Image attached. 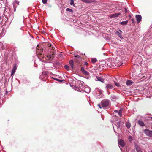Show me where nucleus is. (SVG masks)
Masks as SVG:
<instances>
[{
    "label": "nucleus",
    "instance_id": "nucleus-1",
    "mask_svg": "<svg viewBox=\"0 0 152 152\" xmlns=\"http://www.w3.org/2000/svg\"><path fill=\"white\" fill-rule=\"evenodd\" d=\"M48 45V47H51L52 45L50 44L49 45V44L47 43H44L42 45V46H40V49H39L38 46H37L36 48V53L37 55H39V54H40L42 53L43 52V46L44 45Z\"/></svg>",
    "mask_w": 152,
    "mask_h": 152
},
{
    "label": "nucleus",
    "instance_id": "nucleus-2",
    "mask_svg": "<svg viewBox=\"0 0 152 152\" xmlns=\"http://www.w3.org/2000/svg\"><path fill=\"white\" fill-rule=\"evenodd\" d=\"M101 106L100 104H98L97 105L100 108L102 107L104 108L107 107L109 104V101L107 100H103L101 102Z\"/></svg>",
    "mask_w": 152,
    "mask_h": 152
},
{
    "label": "nucleus",
    "instance_id": "nucleus-3",
    "mask_svg": "<svg viewBox=\"0 0 152 152\" xmlns=\"http://www.w3.org/2000/svg\"><path fill=\"white\" fill-rule=\"evenodd\" d=\"M144 132L147 136L149 137H152V131L148 129H146L144 130Z\"/></svg>",
    "mask_w": 152,
    "mask_h": 152
},
{
    "label": "nucleus",
    "instance_id": "nucleus-4",
    "mask_svg": "<svg viewBox=\"0 0 152 152\" xmlns=\"http://www.w3.org/2000/svg\"><path fill=\"white\" fill-rule=\"evenodd\" d=\"M112 61L111 59H109L106 63L107 65V66L109 67H111L112 66H114V63L113 62H112Z\"/></svg>",
    "mask_w": 152,
    "mask_h": 152
},
{
    "label": "nucleus",
    "instance_id": "nucleus-5",
    "mask_svg": "<svg viewBox=\"0 0 152 152\" xmlns=\"http://www.w3.org/2000/svg\"><path fill=\"white\" fill-rule=\"evenodd\" d=\"M75 57L74 61L77 63H79L82 59L81 58L79 55H75Z\"/></svg>",
    "mask_w": 152,
    "mask_h": 152
},
{
    "label": "nucleus",
    "instance_id": "nucleus-6",
    "mask_svg": "<svg viewBox=\"0 0 152 152\" xmlns=\"http://www.w3.org/2000/svg\"><path fill=\"white\" fill-rule=\"evenodd\" d=\"M137 22L139 23L142 20V16L140 15H138L135 16Z\"/></svg>",
    "mask_w": 152,
    "mask_h": 152
},
{
    "label": "nucleus",
    "instance_id": "nucleus-7",
    "mask_svg": "<svg viewBox=\"0 0 152 152\" xmlns=\"http://www.w3.org/2000/svg\"><path fill=\"white\" fill-rule=\"evenodd\" d=\"M114 85L110 84H108L107 85L106 88L107 90L109 89H112L114 88Z\"/></svg>",
    "mask_w": 152,
    "mask_h": 152
},
{
    "label": "nucleus",
    "instance_id": "nucleus-8",
    "mask_svg": "<svg viewBox=\"0 0 152 152\" xmlns=\"http://www.w3.org/2000/svg\"><path fill=\"white\" fill-rule=\"evenodd\" d=\"M81 70L82 71V72L84 74L86 75H89V73L87 72V71L85 70L83 67H81Z\"/></svg>",
    "mask_w": 152,
    "mask_h": 152
},
{
    "label": "nucleus",
    "instance_id": "nucleus-9",
    "mask_svg": "<svg viewBox=\"0 0 152 152\" xmlns=\"http://www.w3.org/2000/svg\"><path fill=\"white\" fill-rule=\"evenodd\" d=\"M121 14L120 13H116L111 15V18H115L118 17Z\"/></svg>",
    "mask_w": 152,
    "mask_h": 152
},
{
    "label": "nucleus",
    "instance_id": "nucleus-10",
    "mask_svg": "<svg viewBox=\"0 0 152 152\" xmlns=\"http://www.w3.org/2000/svg\"><path fill=\"white\" fill-rule=\"evenodd\" d=\"M54 53H52L51 55H48L47 56V58L49 60H51L52 59H53L54 58Z\"/></svg>",
    "mask_w": 152,
    "mask_h": 152
},
{
    "label": "nucleus",
    "instance_id": "nucleus-11",
    "mask_svg": "<svg viewBox=\"0 0 152 152\" xmlns=\"http://www.w3.org/2000/svg\"><path fill=\"white\" fill-rule=\"evenodd\" d=\"M115 34H116L121 39H122L123 38L121 36L122 34V31L121 30H119L118 31H117L115 32Z\"/></svg>",
    "mask_w": 152,
    "mask_h": 152
},
{
    "label": "nucleus",
    "instance_id": "nucleus-12",
    "mask_svg": "<svg viewBox=\"0 0 152 152\" xmlns=\"http://www.w3.org/2000/svg\"><path fill=\"white\" fill-rule=\"evenodd\" d=\"M119 145H120L122 147L124 146V141L121 139H120L118 142Z\"/></svg>",
    "mask_w": 152,
    "mask_h": 152
},
{
    "label": "nucleus",
    "instance_id": "nucleus-13",
    "mask_svg": "<svg viewBox=\"0 0 152 152\" xmlns=\"http://www.w3.org/2000/svg\"><path fill=\"white\" fill-rule=\"evenodd\" d=\"M138 123L139 124L142 126H145V124L143 122L140 120H138Z\"/></svg>",
    "mask_w": 152,
    "mask_h": 152
},
{
    "label": "nucleus",
    "instance_id": "nucleus-14",
    "mask_svg": "<svg viewBox=\"0 0 152 152\" xmlns=\"http://www.w3.org/2000/svg\"><path fill=\"white\" fill-rule=\"evenodd\" d=\"M126 83L127 86H130L132 85L133 83V82L131 81V80H127Z\"/></svg>",
    "mask_w": 152,
    "mask_h": 152
},
{
    "label": "nucleus",
    "instance_id": "nucleus-15",
    "mask_svg": "<svg viewBox=\"0 0 152 152\" xmlns=\"http://www.w3.org/2000/svg\"><path fill=\"white\" fill-rule=\"evenodd\" d=\"M96 78L97 80L101 81L102 82L104 83V80L103 78L98 76H96Z\"/></svg>",
    "mask_w": 152,
    "mask_h": 152
},
{
    "label": "nucleus",
    "instance_id": "nucleus-16",
    "mask_svg": "<svg viewBox=\"0 0 152 152\" xmlns=\"http://www.w3.org/2000/svg\"><path fill=\"white\" fill-rule=\"evenodd\" d=\"M69 64L72 69L74 68V62L72 60H70L69 61Z\"/></svg>",
    "mask_w": 152,
    "mask_h": 152
},
{
    "label": "nucleus",
    "instance_id": "nucleus-17",
    "mask_svg": "<svg viewBox=\"0 0 152 152\" xmlns=\"http://www.w3.org/2000/svg\"><path fill=\"white\" fill-rule=\"evenodd\" d=\"M16 69V66H15L13 67V69L12 70L11 75H12L14 74L15 72V71Z\"/></svg>",
    "mask_w": 152,
    "mask_h": 152
},
{
    "label": "nucleus",
    "instance_id": "nucleus-18",
    "mask_svg": "<svg viewBox=\"0 0 152 152\" xmlns=\"http://www.w3.org/2000/svg\"><path fill=\"white\" fill-rule=\"evenodd\" d=\"M83 2L87 3H90L93 1V0H82Z\"/></svg>",
    "mask_w": 152,
    "mask_h": 152
},
{
    "label": "nucleus",
    "instance_id": "nucleus-19",
    "mask_svg": "<svg viewBox=\"0 0 152 152\" xmlns=\"http://www.w3.org/2000/svg\"><path fill=\"white\" fill-rule=\"evenodd\" d=\"M121 121H119L116 123V125L118 128H119L121 126Z\"/></svg>",
    "mask_w": 152,
    "mask_h": 152
},
{
    "label": "nucleus",
    "instance_id": "nucleus-20",
    "mask_svg": "<svg viewBox=\"0 0 152 152\" xmlns=\"http://www.w3.org/2000/svg\"><path fill=\"white\" fill-rule=\"evenodd\" d=\"M128 22L127 20L123 21L120 23V24L123 25H126Z\"/></svg>",
    "mask_w": 152,
    "mask_h": 152
},
{
    "label": "nucleus",
    "instance_id": "nucleus-21",
    "mask_svg": "<svg viewBox=\"0 0 152 152\" xmlns=\"http://www.w3.org/2000/svg\"><path fill=\"white\" fill-rule=\"evenodd\" d=\"M136 150L137 152H142L140 148L138 146L136 147Z\"/></svg>",
    "mask_w": 152,
    "mask_h": 152
},
{
    "label": "nucleus",
    "instance_id": "nucleus-22",
    "mask_svg": "<svg viewBox=\"0 0 152 152\" xmlns=\"http://www.w3.org/2000/svg\"><path fill=\"white\" fill-rule=\"evenodd\" d=\"M126 126L128 129L131 126V124L130 122H127L126 123Z\"/></svg>",
    "mask_w": 152,
    "mask_h": 152
},
{
    "label": "nucleus",
    "instance_id": "nucleus-23",
    "mask_svg": "<svg viewBox=\"0 0 152 152\" xmlns=\"http://www.w3.org/2000/svg\"><path fill=\"white\" fill-rule=\"evenodd\" d=\"M122 110L121 109H120L118 112V114L120 116V117H121L122 115Z\"/></svg>",
    "mask_w": 152,
    "mask_h": 152
},
{
    "label": "nucleus",
    "instance_id": "nucleus-24",
    "mask_svg": "<svg viewBox=\"0 0 152 152\" xmlns=\"http://www.w3.org/2000/svg\"><path fill=\"white\" fill-rule=\"evenodd\" d=\"M66 10L67 11L71 13H73V11L72 9L70 8H66Z\"/></svg>",
    "mask_w": 152,
    "mask_h": 152
},
{
    "label": "nucleus",
    "instance_id": "nucleus-25",
    "mask_svg": "<svg viewBox=\"0 0 152 152\" xmlns=\"http://www.w3.org/2000/svg\"><path fill=\"white\" fill-rule=\"evenodd\" d=\"M97 61V60L96 58H92L91 59V61L93 63H96Z\"/></svg>",
    "mask_w": 152,
    "mask_h": 152
},
{
    "label": "nucleus",
    "instance_id": "nucleus-26",
    "mask_svg": "<svg viewBox=\"0 0 152 152\" xmlns=\"http://www.w3.org/2000/svg\"><path fill=\"white\" fill-rule=\"evenodd\" d=\"M38 58H43V55L42 54V53L39 54V55H37Z\"/></svg>",
    "mask_w": 152,
    "mask_h": 152
},
{
    "label": "nucleus",
    "instance_id": "nucleus-27",
    "mask_svg": "<svg viewBox=\"0 0 152 152\" xmlns=\"http://www.w3.org/2000/svg\"><path fill=\"white\" fill-rule=\"evenodd\" d=\"M28 80H27V79H26L25 78V79H23V83H26V82L28 83Z\"/></svg>",
    "mask_w": 152,
    "mask_h": 152
},
{
    "label": "nucleus",
    "instance_id": "nucleus-28",
    "mask_svg": "<svg viewBox=\"0 0 152 152\" xmlns=\"http://www.w3.org/2000/svg\"><path fill=\"white\" fill-rule=\"evenodd\" d=\"M70 4L71 5H74L73 0H70Z\"/></svg>",
    "mask_w": 152,
    "mask_h": 152
},
{
    "label": "nucleus",
    "instance_id": "nucleus-29",
    "mask_svg": "<svg viewBox=\"0 0 152 152\" xmlns=\"http://www.w3.org/2000/svg\"><path fill=\"white\" fill-rule=\"evenodd\" d=\"M64 68L66 69H67V70H69V66L67 65H65V66H64Z\"/></svg>",
    "mask_w": 152,
    "mask_h": 152
},
{
    "label": "nucleus",
    "instance_id": "nucleus-30",
    "mask_svg": "<svg viewBox=\"0 0 152 152\" xmlns=\"http://www.w3.org/2000/svg\"><path fill=\"white\" fill-rule=\"evenodd\" d=\"M115 84V85L117 86H119V84L118 83H116L115 82H114Z\"/></svg>",
    "mask_w": 152,
    "mask_h": 152
},
{
    "label": "nucleus",
    "instance_id": "nucleus-31",
    "mask_svg": "<svg viewBox=\"0 0 152 152\" xmlns=\"http://www.w3.org/2000/svg\"><path fill=\"white\" fill-rule=\"evenodd\" d=\"M47 0H42V2L44 4H46L47 3Z\"/></svg>",
    "mask_w": 152,
    "mask_h": 152
},
{
    "label": "nucleus",
    "instance_id": "nucleus-32",
    "mask_svg": "<svg viewBox=\"0 0 152 152\" xmlns=\"http://www.w3.org/2000/svg\"><path fill=\"white\" fill-rule=\"evenodd\" d=\"M131 21L132 23L134 24L135 23V20L133 18H132L131 19Z\"/></svg>",
    "mask_w": 152,
    "mask_h": 152
},
{
    "label": "nucleus",
    "instance_id": "nucleus-33",
    "mask_svg": "<svg viewBox=\"0 0 152 152\" xmlns=\"http://www.w3.org/2000/svg\"><path fill=\"white\" fill-rule=\"evenodd\" d=\"M88 64L87 62H84V65L86 66H88Z\"/></svg>",
    "mask_w": 152,
    "mask_h": 152
},
{
    "label": "nucleus",
    "instance_id": "nucleus-34",
    "mask_svg": "<svg viewBox=\"0 0 152 152\" xmlns=\"http://www.w3.org/2000/svg\"><path fill=\"white\" fill-rule=\"evenodd\" d=\"M57 81H58L59 82H62L63 81V80H59V79L57 80Z\"/></svg>",
    "mask_w": 152,
    "mask_h": 152
},
{
    "label": "nucleus",
    "instance_id": "nucleus-35",
    "mask_svg": "<svg viewBox=\"0 0 152 152\" xmlns=\"http://www.w3.org/2000/svg\"><path fill=\"white\" fill-rule=\"evenodd\" d=\"M114 112H116V113H118V110H114Z\"/></svg>",
    "mask_w": 152,
    "mask_h": 152
},
{
    "label": "nucleus",
    "instance_id": "nucleus-36",
    "mask_svg": "<svg viewBox=\"0 0 152 152\" xmlns=\"http://www.w3.org/2000/svg\"><path fill=\"white\" fill-rule=\"evenodd\" d=\"M125 11H126V12H127V9L126 8H125Z\"/></svg>",
    "mask_w": 152,
    "mask_h": 152
},
{
    "label": "nucleus",
    "instance_id": "nucleus-37",
    "mask_svg": "<svg viewBox=\"0 0 152 152\" xmlns=\"http://www.w3.org/2000/svg\"><path fill=\"white\" fill-rule=\"evenodd\" d=\"M37 46H38V48H39V49H40V46H42V45H38Z\"/></svg>",
    "mask_w": 152,
    "mask_h": 152
},
{
    "label": "nucleus",
    "instance_id": "nucleus-38",
    "mask_svg": "<svg viewBox=\"0 0 152 152\" xmlns=\"http://www.w3.org/2000/svg\"><path fill=\"white\" fill-rule=\"evenodd\" d=\"M129 18H131V16L130 15H129Z\"/></svg>",
    "mask_w": 152,
    "mask_h": 152
},
{
    "label": "nucleus",
    "instance_id": "nucleus-39",
    "mask_svg": "<svg viewBox=\"0 0 152 152\" xmlns=\"http://www.w3.org/2000/svg\"><path fill=\"white\" fill-rule=\"evenodd\" d=\"M55 79V80H58L57 79Z\"/></svg>",
    "mask_w": 152,
    "mask_h": 152
},
{
    "label": "nucleus",
    "instance_id": "nucleus-40",
    "mask_svg": "<svg viewBox=\"0 0 152 152\" xmlns=\"http://www.w3.org/2000/svg\"><path fill=\"white\" fill-rule=\"evenodd\" d=\"M53 47H52V49H53Z\"/></svg>",
    "mask_w": 152,
    "mask_h": 152
},
{
    "label": "nucleus",
    "instance_id": "nucleus-41",
    "mask_svg": "<svg viewBox=\"0 0 152 152\" xmlns=\"http://www.w3.org/2000/svg\"><path fill=\"white\" fill-rule=\"evenodd\" d=\"M151 152H152V151H151Z\"/></svg>",
    "mask_w": 152,
    "mask_h": 152
}]
</instances>
